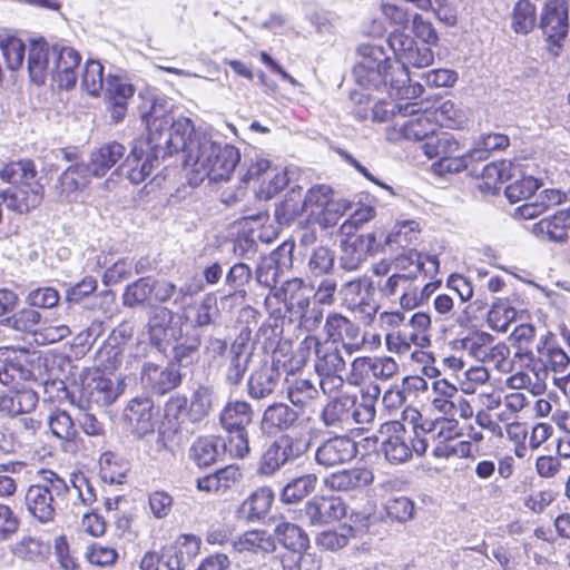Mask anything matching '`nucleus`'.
<instances>
[{"label": "nucleus", "mask_w": 570, "mask_h": 570, "mask_svg": "<svg viewBox=\"0 0 570 570\" xmlns=\"http://www.w3.org/2000/svg\"><path fill=\"white\" fill-rule=\"evenodd\" d=\"M357 52L360 59L353 68V76L362 87L380 88L389 85L406 98H416L423 94V85H410V75L404 69L391 71L390 59L382 47L362 45Z\"/></svg>", "instance_id": "f257e3e1"}, {"label": "nucleus", "mask_w": 570, "mask_h": 570, "mask_svg": "<svg viewBox=\"0 0 570 570\" xmlns=\"http://www.w3.org/2000/svg\"><path fill=\"white\" fill-rule=\"evenodd\" d=\"M240 160L239 150L228 144H219L208 136L199 137L185 157L186 167L195 175L196 183L228 180Z\"/></svg>", "instance_id": "f03ea898"}, {"label": "nucleus", "mask_w": 570, "mask_h": 570, "mask_svg": "<svg viewBox=\"0 0 570 570\" xmlns=\"http://www.w3.org/2000/svg\"><path fill=\"white\" fill-rule=\"evenodd\" d=\"M148 144L153 149H158L163 157L184 151L186 157L194 142L204 135L196 134L194 124L189 118L158 114L153 108L147 118Z\"/></svg>", "instance_id": "7ed1b4c3"}, {"label": "nucleus", "mask_w": 570, "mask_h": 570, "mask_svg": "<svg viewBox=\"0 0 570 570\" xmlns=\"http://www.w3.org/2000/svg\"><path fill=\"white\" fill-rule=\"evenodd\" d=\"M69 494L68 484L51 470H40L36 480L26 491L24 503L28 512L41 523L55 520Z\"/></svg>", "instance_id": "20e7f679"}, {"label": "nucleus", "mask_w": 570, "mask_h": 570, "mask_svg": "<svg viewBox=\"0 0 570 570\" xmlns=\"http://www.w3.org/2000/svg\"><path fill=\"white\" fill-rule=\"evenodd\" d=\"M379 393V389H375V394L362 393L360 400L348 394L334 397L324 406L321 420L325 426L341 431L353 430L354 425L368 424L375 417Z\"/></svg>", "instance_id": "39448f33"}, {"label": "nucleus", "mask_w": 570, "mask_h": 570, "mask_svg": "<svg viewBox=\"0 0 570 570\" xmlns=\"http://www.w3.org/2000/svg\"><path fill=\"white\" fill-rule=\"evenodd\" d=\"M218 396L210 385L200 384L194 389L189 396L176 394L166 403V414L174 416L180 424H200L215 406Z\"/></svg>", "instance_id": "423d86ee"}, {"label": "nucleus", "mask_w": 570, "mask_h": 570, "mask_svg": "<svg viewBox=\"0 0 570 570\" xmlns=\"http://www.w3.org/2000/svg\"><path fill=\"white\" fill-rule=\"evenodd\" d=\"M382 433L385 439L381 451L390 463H404L413 453L421 456L426 452L428 441L420 436L415 426L406 428L399 421H392L383 425Z\"/></svg>", "instance_id": "0eeeda50"}, {"label": "nucleus", "mask_w": 570, "mask_h": 570, "mask_svg": "<svg viewBox=\"0 0 570 570\" xmlns=\"http://www.w3.org/2000/svg\"><path fill=\"white\" fill-rule=\"evenodd\" d=\"M57 358L32 354L24 362H10L0 367V384L18 385L20 381H32L46 385L59 376Z\"/></svg>", "instance_id": "6e6552de"}, {"label": "nucleus", "mask_w": 570, "mask_h": 570, "mask_svg": "<svg viewBox=\"0 0 570 570\" xmlns=\"http://www.w3.org/2000/svg\"><path fill=\"white\" fill-rule=\"evenodd\" d=\"M309 449V442L303 438L283 434L274 440L262 453L257 473L272 476L283 466L295 462Z\"/></svg>", "instance_id": "1a4fd4ad"}, {"label": "nucleus", "mask_w": 570, "mask_h": 570, "mask_svg": "<svg viewBox=\"0 0 570 570\" xmlns=\"http://www.w3.org/2000/svg\"><path fill=\"white\" fill-rule=\"evenodd\" d=\"M387 42L401 63L396 69H404L409 73V67L425 68L434 61V53L429 46L417 45L412 37L402 30L391 32Z\"/></svg>", "instance_id": "9d476101"}, {"label": "nucleus", "mask_w": 570, "mask_h": 570, "mask_svg": "<svg viewBox=\"0 0 570 570\" xmlns=\"http://www.w3.org/2000/svg\"><path fill=\"white\" fill-rule=\"evenodd\" d=\"M381 248L377 233L347 234L341 244L340 266L347 272L356 271L366 261L367 256L376 254Z\"/></svg>", "instance_id": "9b49d317"}, {"label": "nucleus", "mask_w": 570, "mask_h": 570, "mask_svg": "<svg viewBox=\"0 0 570 570\" xmlns=\"http://www.w3.org/2000/svg\"><path fill=\"white\" fill-rule=\"evenodd\" d=\"M90 379L83 383L80 391L78 407L87 409L96 405L98 407L108 406L114 403L121 394L122 390L118 383L111 379L101 376L99 372H94Z\"/></svg>", "instance_id": "f8f14e48"}, {"label": "nucleus", "mask_w": 570, "mask_h": 570, "mask_svg": "<svg viewBox=\"0 0 570 570\" xmlns=\"http://www.w3.org/2000/svg\"><path fill=\"white\" fill-rule=\"evenodd\" d=\"M415 273H394L384 282L379 283L382 295L392 297L400 294V305L404 309H414L422 304L420 285L416 283Z\"/></svg>", "instance_id": "ddd939ff"}, {"label": "nucleus", "mask_w": 570, "mask_h": 570, "mask_svg": "<svg viewBox=\"0 0 570 570\" xmlns=\"http://www.w3.org/2000/svg\"><path fill=\"white\" fill-rule=\"evenodd\" d=\"M160 151L153 149L148 139H137L134 141L131 150L125 160L128 167L127 178L130 183L139 185L144 183L158 165Z\"/></svg>", "instance_id": "4468645a"}, {"label": "nucleus", "mask_w": 570, "mask_h": 570, "mask_svg": "<svg viewBox=\"0 0 570 570\" xmlns=\"http://www.w3.org/2000/svg\"><path fill=\"white\" fill-rule=\"evenodd\" d=\"M346 505L338 497L315 495L308 500L301 512V518L311 525H325L345 517Z\"/></svg>", "instance_id": "2eb2a0df"}, {"label": "nucleus", "mask_w": 570, "mask_h": 570, "mask_svg": "<svg viewBox=\"0 0 570 570\" xmlns=\"http://www.w3.org/2000/svg\"><path fill=\"white\" fill-rule=\"evenodd\" d=\"M293 245L286 243L282 244L277 249L273 250L268 256L262 257L258 263L255 277L259 285L271 289V293L265 298V305L268 307L273 292L277 288L279 277L283 274L285 266V258L289 259V254Z\"/></svg>", "instance_id": "dca6fc26"}, {"label": "nucleus", "mask_w": 570, "mask_h": 570, "mask_svg": "<svg viewBox=\"0 0 570 570\" xmlns=\"http://www.w3.org/2000/svg\"><path fill=\"white\" fill-rule=\"evenodd\" d=\"M357 454V444L348 436H334L315 451V461L326 469L351 462Z\"/></svg>", "instance_id": "f3484780"}, {"label": "nucleus", "mask_w": 570, "mask_h": 570, "mask_svg": "<svg viewBox=\"0 0 570 570\" xmlns=\"http://www.w3.org/2000/svg\"><path fill=\"white\" fill-rule=\"evenodd\" d=\"M540 28L548 39L558 43L569 31V7L564 0H548L541 11Z\"/></svg>", "instance_id": "a211bd4d"}, {"label": "nucleus", "mask_w": 570, "mask_h": 570, "mask_svg": "<svg viewBox=\"0 0 570 570\" xmlns=\"http://www.w3.org/2000/svg\"><path fill=\"white\" fill-rule=\"evenodd\" d=\"M53 53H56V46H50L43 39L30 42L27 66L30 80L35 85L42 86L47 79H51Z\"/></svg>", "instance_id": "6ab92c4d"}, {"label": "nucleus", "mask_w": 570, "mask_h": 570, "mask_svg": "<svg viewBox=\"0 0 570 570\" xmlns=\"http://www.w3.org/2000/svg\"><path fill=\"white\" fill-rule=\"evenodd\" d=\"M325 327L331 337L337 336L348 355L361 351L366 342V335L361 327L347 317L331 313L326 317Z\"/></svg>", "instance_id": "aec40b11"}, {"label": "nucleus", "mask_w": 570, "mask_h": 570, "mask_svg": "<svg viewBox=\"0 0 570 570\" xmlns=\"http://www.w3.org/2000/svg\"><path fill=\"white\" fill-rule=\"evenodd\" d=\"M250 331L244 328L237 335L230 346L228 364L225 371V377L228 384L238 385L249 365L253 356V346L249 345Z\"/></svg>", "instance_id": "412c9836"}, {"label": "nucleus", "mask_w": 570, "mask_h": 570, "mask_svg": "<svg viewBox=\"0 0 570 570\" xmlns=\"http://www.w3.org/2000/svg\"><path fill=\"white\" fill-rule=\"evenodd\" d=\"M415 104L406 102L399 106V115L406 117L412 116L405 122L396 125L400 126V132L405 139L409 140H428L432 135L436 134L438 124L433 121V114L430 111L417 112Z\"/></svg>", "instance_id": "4be33fe9"}, {"label": "nucleus", "mask_w": 570, "mask_h": 570, "mask_svg": "<svg viewBox=\"0 0 570 570\" xmlns=\"http://www.w3.org/2000/svg\"><path fill=\"white\" fill-rule=\"evenodd\" d=\"M273 297L284 303L286 312L294 317L311 305L313 286L305 283L302 278L294 277L283 282L273 292Z\"/></svg>", "instance_id": "5701e85b"}, {"label": "nucleus", "mask_w": 570, "mask_h": 570, "mask_svg": "<svg viewBox=\"0 0 570 570\" xmlns=\"http://www.w3.org/2000/svg\"><path fill=\"white\" fill-rule=\"evenodd\" d=\"M81 62L80 53L71 47L56 46L51 81L60 89H71L78 79V68Z\"/></svg>", "instance_id": "b1692460"}, {"label": "nucleus", "mask_w": 570, "mask_h": 570, "mask_svg": "<svg viewBox=\"0 0 570 570\" xmlns=\"http://www.w3.org/2000/svg\"><path fill=\"white\" fill-rule=\"evenodd\" d=\"M202 539L181 534L163 550V563L168 570H184L200 552Z\"/></svg>", "instance_id": "393cba45"}, {"label": "nucleus", "mask_w": 570, "mask_h": 570, "mask_svg": "<svg viewBox=\"0 0 570 570\" xmlns=\"http://www.w3.org/2000/svg\"><path fill=\"white\" fill-rule=\"evenodd\" d=\"M181 374L174 363L161 367L155 363H145L141 371V382L144 386L153 393L164 395L181 383Z\"/></svg>", "instance_id": "a878e982"}, {"label": "nucleus", "mask_w": 570, "mask_h": 570, "mask_svg": "<svg viewBox=\"0 0 570 570\" xmlns=\"http://www.w3.org/2000/svg\"><path fill=\"white\" fill-rule=\"evenodd\" d=\"M422 149L430 159H439L438 167L441 173H449L448 166L452 160L460 159V142L450 132L441 131L432 135L422 145Z\"/></svg>", "instance_id": "bb28decb"}, {"label": "nucleus", "mask_w": 570, "mask_h": 570, "mask_svg": "<svg viewBox=\"0 0 570 570\" xmlns=\"http://www.w3.org/2000/svg\"><path fill=\"white\" fill-rule=\"evenodd\" d=\"M154 403L147 397L131 400L124 411V417L131 433L138 438L154 432Z\"/></svg>", "instance_id": "cd10ccee"}, {"label": "nucleus", "mask_w": 570, "mask_h": 570, "mask_svg": "<svg viewBox=\"0 0 570 570\" xmlns=\"http://www.w3.org/2000/svg\"><path fill=\"white\" fill-rule=\"evenodd\" d=\"M42 190V185L39 183H30V185L11 186L1 195L8 209L24 214L41 204Z\"/></svg>", "instance_id": "c85d7f7f"}, {"label": "nucleus", "mask_w": 570, "mask_h": 570, "mask_svg": "<svg viewBox=\"0 0 570 570\" xmlns=\"http://www.w3.org/2000/svg\"><path fill=\"white\" fill-rule=\"evenodd\" d=\"M299 413L283 402L268 405L262 415L261 429L266 434H276L298 425Z\"/></svg>", "instance_id": "c756f323"}, {"label": "nucleus", "mask_w": 570, "mask_h": 570, "mask_svg": "<svg viewBox=\"0 0 570 570\" xmlns=\"http://www.w3.org/2000/svg\"><path fill=\"white\" fill-rule=\"evenodd\" d=\"M91 176L86 164L70 165L58 178L56 189L59 198L68 202L76 199L77 195L87 187Z\"/></svg>", "instance_id": "7c9ffc66"}, {"label": "nucleus", "mask_w": 570, "mask_h": 570, "mask_svg": "<svg viewBox=\"0 0 570 570\" xmlns=\"http://www.w3.org/2000/svg\"><path fill=\"white\" fill-rule=\"evenodd\" d=\"M252 278L253 273L247 264H234L225 276V284L232 292L220 297L222 307H232L238 299L245 301L247 296L246 286L250 283Z\"/></svg>", "instance_id": "2f4dec72"}, {"label": "nucleus", "mask_w": 570, "mask_h": 570, "mask_svg": "<svg viewBox=\"0 0 570 570\" xmlns=\"http://www.w3.org/2000/svg\"><path fill=\"white\" fill-rule=\"evenodd\" d=\"M38 404V395L31 389L0 390V413L17 416L30 413Z\"/></svg>", "instance_id": "473e14b6"}, {"label": "nucleus", "mask_w": 570, "mask_h": 570, "mask_svg": "<svg viewBox=\"0 0 570 570\" xmlns=\"http://www.w3.org/2000/svg\"><path fill=\"white\" fill-rule=\"evenodd\" d=\"M126 147L117 141L104 144L91 151L86 164L94 177H104L119 160L124 158Z\"/></svg>", "instance_id": "72a5a7b5"}, {"label": "nucleus", "mask_w": 570, "mask_h": 570, "mask_svg": "<svg viewBox=\"0 0 570 570\" xmlns=\"http://www.w3.org/2000/svg\"><path fill=\"white\" fill-rule=\"evenodd\" d=\"M281 373L273 365L264 363L249 375L247 383L248 395L254 400L271 396L279 385Z\"/></svg>", "instance_id": "f704fd0d"}, {"label": "nucleus", "mask_w": 570, "mask_h": 570, "mask_svg": "<svg viewBox=\"0 0 570 570\" xmlns=\"http://www.w3.org/2000/svg\"><path fill=\"white\" fill-rule=\"evenodd\" d=\"M374 480V475L367 468H353L332 473L325 479V484L333 491H355L361 490Z\"/></svg>", "instance_id": "c9c22d12"}, {"label": "nucleus", "mask_w": 570, "mask_h": 570, "mask_svg": "<svg viewBox=\"0 0 570 570\" xmlns=\"http://www.w3.org/2000/svg\"><path fill=\"white\" fill-rule=\"evenodd\" d=\"M397 271H409L423 274L425 277H433L439 273L440 262L435 255L424 254L415 249H409L395 258Z\"/></svg>", "instance_id": "e433bc0d"}, {"label": "nucleus", "mask_w": 570, "mask_h": 570, "mask_svg": "<svg viewBox=\"0 0 570 570\" xmlns=\"http://www.w3.org/2000/svg\"><path fill=\"white\" fill-rule=\"evenodd\" d=\"M352 366L354 371L381 381H387L399 373V364L391 356L356 357Z\"/></svg>", "instance_id": "4c0bfd02"}, {"label": "nucleus", "mask_w": 570, "mask_h": 570, "mask_svg": "<svg viewBox=\"0 0 570 570\" xmlns=\"http://www.w3.org/2000/svg\"><path fill=\"white\" fill-rule=\"evenodd\" d=\"M218 419L224 431L248 429L253 423L254 410L246 401H228Z\"/></svg>", "instance_id": "58836bf2"}, {"label": "nucleus", "mask_w": 570, "mask_h": 570, "mask_svg": "<svg viewBox=\"0 0 570 570\" xmlns=\"http://www.w3.org/2000/svg\"><path fill=\"white\" fill-rule=\"evenodd\" d=\"M570 229V207L558 210L550 217L542 218L532 227L537 236L547 237L552 242H564L568 239Z\"/></svg>", "instance_id": "ea45409f"}, {"label": "nucleus", "mask_w": 570, "mask_h": 570, "mask_svg": "<svg viewBox=\"0 0 570 570\" xmlns=\"http://www.w3.org/2000/svg\"><path fill=\"white\" fill-rule=\"evenodd\" d=\"M173 313L166 307L155 308L148 321L150 342L158 350L163 348L165 342L176 340L175 327L171 326Z\"/></svg>", "instance_id": "a19ab883"}, {"label": "nucleus", "mask_w": 570, "mask_h": 570, "mask_svg": "<svg viewBox=\"0 0 570 570\" xmlns=\"http://www.w3.org/2000/svg\"><path fill=\"white\" fill-rule=\"evenodd\" d=\"M274 494L269 488L257 489L237 509V517L244 521H254L263 518L269 510Z\"/></svg>", "instance_id": "79ce46f5"}, {"label": "nucleus", "mask_w": 570, "mask_h": 570, "mask_svg": "<svg viewBox=\"0 0 570 570\" xmlns=\"http://www.w3.org/2000/svg\"><path fill=\"white\" fill-rule=\"evenodd\" d=\"M281 543L291 551V559H305L303 551L308 548L307 534L296 524L283 522L275 529Z\"/></svg>", "instance_id": "37998d69"}, {"label": "nucleus", "mask_w": 570, "mask_h": 570, "mask_svg": "<svg viewBox=\"0 0 570 570\" xmlns=\"http://www.w3.org/2000/svg\"><path fill=\"white\" fill-rule=\"evenodd\" d=\"M223 451V440L213 435L202 436L193 443L189 456L199 468H206L214 464Z\"/></svg>", "instance_id": "c03bdc74"}, {"label": "nucleus", "mask_w": 570, "mask_h": 570, "mask_svg": "<svg viewBox=\"0 0 570 570\" xmlns=\"http://www.w3.org/2000/svg\"><path fill=\"white\" fill-rule=\"evenodd\" d=\"M333 189L328 185H316L311 187L304 197L307 210L311 215L320 212H344L347 206L332 200Z\"/></svg>", "instance_id": "a18cd8bd"}, {"label": "nucleus", "mask_w": 570, "mask_h": 570, "mask_svg": "<svg viewBox=\"0 0 570 570\" xmlns=\"http://www.w3.org/2000/svg\"><path fill=\"white\" fill-rule=\"evenodd\" d=\"M566 198V193L559 189H543L535 196L534 202H529L520 206L518 213L520 217L524 219H532L549 208L561 204Z\"/></svg>", "instance_id": "49530a36"}, {"label": "nucleus", "mask_w": 570, "mask_h": 570, "mask_svg": "<svg viewBox=\"0 0 570 570\" xmlns=\"http://www.w3.org/2000/svg\"><path fill=\"white\" fill-rule=\"evenodd\" d=\"M345 360L334 344H324L321 350H317L314 367L318 376L341 375L345 371Z\"/></svg>", "instance_id": "de8ad7c7"}, {"label": "nucleus", "mask_w": 570, "mask_h": 570, "mask_svg": "<svg viewBox=\"0 0 570 570\" xmlns=\"http://www.w3.org/2000/svg\"><path fill=\"white\" fill-rule=\"evenodd\" d=\"M233 548L238 552L250 551L268 553L275 550V542L267 531L250 530L233 541Z\"/></svg>", "instance_id": "09e8293b"}, {"label": "nucleus", "mask_w": 570, "mask_h": 570, "mask_svg": "<svg viewBox=\"0 0 570 570\" xmlns=\"http://www.w3.org/2000/svg\"><path fill=\"white\" fill-rule=\"evenodd\" d=\"M37 171L35 164L30 159L11 161L0 169V178L12 186L30 185L38 183L36 180Z\"/></svg>", "instance_id": "8fccbe9b"}, {"label": "nucleus", "mask_w": 570, "mask_h": 570, "mask_svg": "<svg viewBox=\"0 0 570 570\" xmlns=\"http://www.w3.org/2000/svg\"><path fill=\"white\" fill-rule=\"evenodd\" d=\"M307 212L302 188H293L275 208V217L282 225H289L296 217Z\"/></svg>", "instance_id": "3c124183"}, {"label": "nucleus", "mask_w": 570, "mask_h": 570, "mask_svg": "<svg viewBox=\"0 0 570 570\" xmlns=\"http://www.w3.org/2000/svg\"><path fill=\"white\" fill-rule=\"evenodd\" d=\"M458 389L446 380H438L433 383V396L431 404L435 411L443 415H455V400Z\"/></svg>", "instance_id": "603ef678"}, {"label": "nucleus", "mask_w": 570, "mask_h": 570, "mask_svg": "<svg viewBox=\"0 0 570 570\" xmlns=\"http://www.w3.org/2000/svg\"><path fill=\"white\" fill-rule=\"evenodd\" d=\"M317 484L315 474H304L288 482L282 491L284 503H296L314 492Z\"/></svg>", "instance_id": "864d4df0"}, {"label": "nucleus", "mask_w": 570, "mask_h": 570, "mask_svg": "<svg viewBox=\"0 0 570 570\" xmlns=\"http://www.w3.org/2000/svg\"><path fill=\"white\" fill-rule=\"evenodd\" d=\"M48 426L53 436L63 442H73L78 435L71 415L65 410H55L48 417Z\"/></svg>", "instance_id": "5fc2aeb1"}, {"label": "nucleus", "mask_w": 570, "mask_h": 570, "mask_svg": "<svg viewBox=\"0 0 570 570\" xmlns=\"http://www.w3.org/2000/svg\"><path fill=\"white\" fill-rule=\"evenodd\" d=\"M287 396L295 406L303 409L317 399L318 390L316 385L307 379L287 380Z\"/></svg>", "instance_id": "6e6d98bb"}, {"label": "nucleus", "mask_w": 570, "mask_h": 570, "mask_svg": "<svg viewBox=\"0 0 570 570\" xmlns=\"http://www.w3.org/2000/svg\"><path fill=\"white\" fill-rule=\"evenodd\" d=\"M68 490L67 500L71 501L75 508L91 507L97 500L95 488L83 474L75 475Z\"/></svg>", "instance_id": "4d7b16f0"}, {"label": "nucleus", "mask_w": 570, "mask_h": 570, "mask_svg": "<svg viewBox=\"0 0 570 570\" xmlns=\"http://www.w3.org/2000/svg\"><path fill=\"white\" fill-rule=\"evenodd\" d=\"M177 344L174 346V361L178 366H187L191 364L198 354L200 346V335L196 330L186 333L185 337H176Z\"/></svg>", "instance_id": "13d9d810"}, {"label": "nucleus", "mask_w": 570, "mask_h": 570, "mask_svg": "<svg viewBox=\"0 0 570 570\" xmlns=\"http://www.w3.org/2000/svg\"><path fill=\"white\" fill-rule=\"evenodd\" d=\"M422 431L432 434L434 444L454 441L461 435L459 423L453 419H436L423 424Z\"/></svg>", "instance_id": "bf43d9fd"}, {"label": "nucleus", "mask_w": 570, "mask_h": 570, "mask_svg": "<svg viewBox=\"0 0 570 570\" xmlns=\"http://www.w3.org/2000/svg\"><path fill=\"white\" fill-rule=\"evenodd\" d=\"M539 355H543V362L553 373H566L570 366V357L561 347L546 341L537 346Z\"/></svg>", "instance_id": "052dcab7"}, {"label": "nucleus", "mask_w": 570, "mask_h": 570, "mask_svg": "<svg viewBox=\"0 0 570 570\" xmlns=\"http://www.w3.org/2000/svg\"><path fill=\"white\" fill-rule=\"evenodd\" d=\"M535 7L530 0H519L512 12V27L517 33H529L535 26Z\"/></svg>", "instance_id": "680f3d73"}, {"label": "nucleus", "mask_w": 570, "mask_h": 570, "mask_svg": "<svg viewBox=\"0 0 570 570\" xmlns=\"http://www.w3.org/2000/svg\"><path fill=\"white\" fill-rule=\"evenodd\" d=\"M226 441H223V450L234 459H245L250 454L248 429L225 431Z\"/></svg>", "instance_id": "e2e57ef3"}, {"label": "nucleus", "mask_w": 570, "mask_h": 570, "mask_svg": "<svg viewBox=\"0 0 570 570\" xmlns=\"http://www.w3.org/2000/svg\"><path fill=\"white\" fill-rule=\"evenodd\" d=\"M82 88L91 96H98L105 89L104 67L97 60H88L85 65L82 78Z\"/></svg>", "instance_id": "0e129e2a"}, {"label": "nucleus", "mask_w": 570, "mask_h": 570, "mask_svg": "<svg viewBox=\"0 0 570 570\" xmlns=\"http://www.w3.org/2000/svg\"><path fill=\"white\" fill-rule=\"evenodd\" d=\"M515 315L517 311L509 305L508 301L497 299L488 312V323L492 328L505 332Z\"/></svg>", "instance_id": "69168bd1"}, {"label": "nucleus", "mask_w": 570, "mask_h": 570, "mask_svg": "<svg viewBox=\"0 0 570 570\" xmlns=\"http://www.w3.org/2000/svg\"><path fill=\"white\" fill-rule=\"evenodd\" d=\"M40 320L41 314L38 311L33 308H22L1 322L18 332L31 333L36 331Z\"/></svg>", "instance_id": "338daca9"}, {"label": "nucleus", "mask_w": 570, "mask_h": 570, "mask_svg": "<svg viewBox=\"0 0 570 570\" xmlns=\"http://www.w3.org/2000/svg\"><path fill=\"white\" fill-rule=\"evenodd\" d=\"M151 297L150 278L141 277L134 283L127 285L124 295L122 303L127 307H136L144 304Z\"/></svg>", "instance_id": "774afa93"}]
</instances>
